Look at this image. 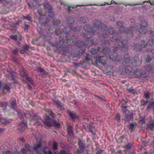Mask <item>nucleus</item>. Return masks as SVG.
Listing matches in <instances>:
<instances>
[{"label": "nucleus", "instance_id": "1", "mask_svg": "<svg viewBox=\"0 0 154 154\" xmlns=\"http://www.w3.org/2000/svg\"><path fill=\"white\" fill-rule=\"evenodd\" d=\"M95 29H91L89 25L85 26L84 29L85 31L88 32V34L91 35L96 33L97 31H101L103 33L102 37L104 38H106L109 37L111 39L110 41L112 42H116L113 46L114 51L119 49H121L125 51L126 50L128 46V44L126 40L121 41V37L118 34L114 33V30L112 28H110L107 30L106 26L103 25L100 21H97L94 24Z\"/></svg>", "mask_w": 154, "mask_h": 154}, {"label": "nucleus", "instance_id": "2", "mask_svg": "<svg viewBox=\"0 0 154 154\" xmlns=\"http://www.w3.org/2000/svg\"><path fill=\"white\" fill-rule=\"evenodd\" d=\"M117 25L119 27V31L121 33L125 32L127 34H130L131 36L133 35L134 32L137 33L140 35H144L146 33L147 26V23L145 20L142 21L139 29L137 26L135 25L127 29L123 26L122 22L121 21L118 22Z\"/></svg>", "mask_w": 154, "mask_h": 154}, {"label": "nucleus", "instance_id": "3", "mask_svg": "<svg viewBox=\"0 0 154 154\" xmlns=\"http://www.w3.org/2000/svg\"><path fill=\"white\" fill-rule=\"evenodd\" d=\"M43 123L46 126L49 127L54 126L56 128H58L60 126V124L58 121H54L51 122L50 119L49 117L47 116L45 119V120L43 121Z\"/></svg>", "mask_w": 154, "mask_h": 154}, {"label": "nucleus", "instance_id": "4", "mask_svg": "<svg viewBox=\"0 0 154 154\" xmlns=\"http://www.w3.org/2000/svg\"><path fill=\"white\" fill-rule=\"evenodd\" d=\"M31 116H33V118L31 121V122L34 124H37L39 125L40 124L42 120L41 117L36 115H35L34 111L31 110L29 114Z\"/></svg>", "mask_w": 154, "mask_h": 154}, {"label": "nucleus", "instance_id": "5", "mask_svg": "<svg viewBox=\"0 0 154 154\" xmlns=\"http://www.w3.org/2000/svg\"><path fill=\"white\" fill-rule=\"evenodd\" d=\"M145 42L143 40L140 43L134 45V49L136 51H139L141 50L143 48L146 47L147 45V43L145 44Z\"/></svg>", "mask_w": 154, "mask_h": 154}, {"label": "nucleus", "instance_id": "6", "mask_svg": "<svg viewBox=\"0 0 154 154\" xmlns=\"http://www.w3.org/2000/svg\"><path fill=\"white\" fill-rule=\"evenodd\" d=\"M66 22L69 25V26L71 30L74 31H76V28H73L72 27V24L74 22V19L73 18H68L66 20Z\"/></svg>", "mask_w": 154, "mask_h": 154}, {"label": "nucleus", "instance_id": "7", "mask_svg": "<svg viewBox=\"0 0 154 154\" xmlns=\"http://www.w3.org/2000/svg\"><path fill=\"white\" fill-rule=\"evenodd\" d=\"M16 105L17 103L16 99L15 98H13L12 100H11L10 104L9 106H10L13 109L16 111Z\"/></svg>", "mask_w": 154, "mask_h": 154}, {"label": "nucleus", "instance_id": "8", "mask_svg": "<svg viewBox=\"0 0 154 154\" xmlns=\"http://www.w3.org/2000/svg\"><path fill=\"white\" fill-rule=\"evenodd\" d=\"M137 124L135 122H133L128 125V127L129 130H131V132L134 131L136 127L137 126Z\"/></svg>", "mask_w": 154, "mask_h": 154}, {"label": "nucleus", "instance_id": "9", "mask_svg": "<svg viewBox=\"0 0 154 154\" xmlns=\"http://www.w3.org/2000/svg\"><path fill=\"white\" fill-rule=\"evenodd\" d=\"M124 117L126 119V121H129L133 119V115L132 113L128 112L124 114Z\"/></svg>", "mask_w": 154, "mask_h": 154}, {"label": "nucleus", "instance_id": "10", "mask_svg": "<svg viewBox=\"0 0 154 154\" xmlns=\"http://www.w3.org/2000/svg\"><path fill=\"white\" fill-rule=\"evenodd\" d=\"M53 101L54 103L57 105V107L61 109H64L63 105L59 100L57 99H54L53 100Z\"/></svg>", "mask_w": 154, "mask_h": 154}, {"label": "nucleus", "instance_id": "11", "mask_svg": "<svg viewBox=\"0 0 154 154\" xmlns=\"http://www.w3.org/2000/svg\"><path fill=\"white\" fill-rule=\"evenodd\" d=\"M121 107L122 110L124 114L129 112L128 109H129L130 107L125 105V104L122 103V104Z\"/></svg>", "mask_w": 154, "mask_h": 154}, {"label": "nucleus", "instance_id": "12", "mask_svg": "<svg viewBox=\"0 0 154 154\" xmlns=\"http://www.w3.org/2000/svg\"><path fill=\"white\" fill-rule=\"evenodd\" d=\"M67 113L71 118L73 120L75 119L78 117V115L76 113L73 112H71L70 111H68Z\"/></svg>", "mask_w": 154, "mask_h": 154}, {"label": "nucleus", "instance_id": "13", "mask_svg": "<svg viewBox=\"0 0 154 154\" xmlns=\"http://www.w3.org/2000/svg\"><path fill=\"white\" fill-rule=\"evenodd\" d=\"M78 145L80 150H81L82 152H83L85 149V146L84 143L82 142L81 141L79 140L78 141Z\"/></svg>", "mask_w": 154, "mask_h": 154}, {"label": "nucleus", "instance_id": "14", "mask_svg": "<svg viewBox=\"0 0 154 154\" xmlns=\"http://www.w3.org/2000/svg\"><path fill=\"white\" fill-rule=\"evenodd\" d=\"M106 57L104 56L99 57L98 58L99 63H101L103 65L105 64L106 63Z\"/></svg>", "mask_w": 154, "mask_h": 154}, {"label": "nucleus", "instance_id": "15", "mask_svg": "<svg viewBox=\"0 0 154 154\" xmlns=\"http://www.w3.org/2000/svg\"><path fill=\"white\" fill-rule=\"evenodd\" d=\"M26 127V122H23L21 123L19 127V129L20 131H24Z\"/></svg>", "mask_w": 154, "mask_h": 154}, {"label": "nucleus", "instance_id": "16", "mask_svg": "<svg viewBox=\"0 0 154 154\" xmlns=\"http://www.w3.org/2000/svg\"><path fill=\"white\" fill-rule=\"evenodd\" d=\"M67 126V131L68 134L70 136H71L72 135L73 132L72 127L71 126L70 124L68 125Z\"/></svg>", "mask_w": 154, "mask_h": 154}, {"label": "nucleus", "instance_id": "17", "mask_svg": "<svg viewBox=\"0 0 154 154\" xmlns=\"http://www.w3.org/2000/svg\"><path fill=\"white\" fill-rule=\"evenodd\" d=\"M44 7L45 9H47L48 11L52 9L51 5L47 2H45L44 3Z\"/></svg>", "mask_w": 154, "mask_h": 154}, {"label": "nucleus", "instance_id": "18", "mask_svg": "<svg viewBox=\"0 0 154 154\" xmlns=\"http://www.w3.org/2000/svg\"><path fill=\"white\" fill-rule=\"evenodd\" d=\"M123 60L126 63H129L130 62V57L128 54H125Z\"/></svg>", "mask_w": 154, "mask_h": 154}, {"label": "nucleus", "instance_id": "19", "mask_svg": "<svg viewBox=\"0 0 154 154\" xmlns=\"http://www.w3.org/2000/svg\"><path fill=\"white\" fill-rule=\"evenodd\" d=\"M11 86V85L10 83L5 84L3 85L2 89L6 90V91L8 92L10 91V88Z\"/></svg>", "mask_w": 154, "mask_h": 154}, {"label": "nucleus", "instance_id": "20", "mask_svg": "<svg viewBox=\"0 0 154 154\" xmlns=\"http://www.w3.org/2000/svg\"><path fill=\"white\" fill-rule=\"evenodd\" d=\"M102 52L104 54H105L108 57H109V55L110 54L109 53L110 49H108L107 48H103L102 50Z\"/></svg>", "mask_w": 154, "mask_h": 154}, {"label": "nucleus", "instance_id": "21", "mask_svg": "<svg viewBox=\"0 0 154 154\" xmlns=\"http://www.w3.org/2000/svg\"><path fill=\"white\" fill-rule=\"evenodd\" d=\"M134 75L136 77H139L142 75V73L139 69H136L134 72Z\"/></svg>", "mask_w": 154, "mask_h": 154}, {"label": "nucleus", "instance_id": "22", "mask_svg": "<svg viewBox=\"0 0 154 154\" xmlns=\"http://www.w3.org/2000/svg\"><path fill=\"white\" fill-rule=\"evenodd\" d=\"M20 76L23 78H25L28 75L27 73L24 69H23L22 70L20 71Z\"/></svg>", "mask_w": 154, "mask_h": 154}, {"label": "nucleus", "instance_id": "23", "mask_svg": "<svg viewBox=\"0 0 154 154\" xmlns=\"http://www.w3.org/2000/svg\"><path fill=\"white\" fill-rule=\"evenodd\" d=\"M150 108L153 109V110L154 112V101L149 102L147 107L146 109H149Z\"/></svg>", "mask_w": 154, "mask_h": 154}, {"label": "nucleus", "instance_id": "24", "mask_svg": "<svg viewBox=\"0 0 154 154\" xmlns=\"http://www.w3.org/2000/svg\"><path fill=\"white\" fill-rule=\"evenodd\" d=\"M37 71L38 72L42 73L45 75H47L48 74V72H46L44 69L40 67H38L37 68Z\"/></svg>", "mask_w": 154, "mask_h": 154}, {"label": "nucleus", "instance_id": "25", "mask_svg": "<svg viewBox=\"0 0 154 154\" xmlns=\"http://www.w3.org/2000/svg\"><path fill=\"white\" fill-rule=\"evenodd\" d=\"M44 154H53L52 151H51L49 148H46L42 149Z\"/></svg>", "mask_w": 154, "mask_h": 154}, {"label": "nucleus", "instance_id": "26", "mask_svg": "<svg viewBox=\"0 0 154 154\" xmlns=\"http://www.w3.org/2000/svg\"><path fill=\"white\" fill-rule=\"evenodd\" d=\"M26 80L30 84L34 86V83L33 81L32 80V79L28 76H26L25 77Z\"/></svg>", "mask_w": 154, "mask_h": 154}, {"label": "nucleus", "instance_id": "27", "mask_svg": "<svg viewBox=\"0 0 154 154\" xmlns=\"http://www.w3.org/2000/svg\"><path fill=\"white\" fill-rule=\"evenodd\" d=\"M12 120L7 119H1L0 122L3 123L8 124L11 122Z\"/></svg>", "mask_w": 154, "mask_h": 154}, {"label": "nucleus", "instance_id": "28", "mask_svg": "<svg viewBox=\"0 0 154 154\" xmlns=\"http://www.w3.org/2000/svg\"><path fill=\"white\" fill-rule=\"evenodd\" d=\"M88 129L89 130V131L91 132L92 134H94L93 129L94 128V127L93 126V124H90L89 125L87 126Z\"/></svg>", "mask_w": 154, "mask_h": 154}, {"label": "nucleus", "instance_id": "29", "mask_svg": "<svg viewBox=\"0 0 154 154\" xmlns=\"http://www.w3.org/2000/svg\"><path fill=\"white\" fill-rule=\"evenodd\" d=\"M124 70L126 73H128L131 72L132 69L130 66H125Z\"/></svg>", "mask_w": 154, "mask_h": 154}, {"label": "nucleus", "instance_id": "30", "mask_svg": "<svg viewBox=\"0 0 154 154\" xmlns=\"http://www.w3.org/2000/svg\"><path fill=\"white\" fill-rule=\"evenodd\" d=\"M147 128L149 129L151 131L154 130V124L153 122L150 123L148 126Z\"/></svg>", "mask_w": 154, "mask_h": 154}, {"label": "nucleus", "instance_id": "31", "mask_svg": "<svg viewBox=\"0 0 154 154\" xmlns=\"http://www.w3.org/2000/svg\"><path fill=\"white\" fill-rule=\"evenodd\" d=\"M21 18L23 19L26 20L28 21H31L32 20V17L29 15H28L27 16H25L23 15L22 16Z\"/></svg>", "mask_w": 154, "mask_h": 154}, {"label": "nucleus", "instance_id": "32", "mask_svg": "<svg viewBox=\"0 0 154 154\" xmlns=\"http://www.w3.org/2000/svg\"><path fill=\"white\" fill-rule=\"evenodd\" d=\"M11 51L16 55L18 54L19 51L17 48H11Z\"/></svg>", "mask_w": 154, "mask_h": 154}, {"label": "nucleus", "instance_id": "33", "mask_svg": "<svg viewBox=\"0 0 154 154\" xmlns=\"http://www.w3.org/2000/svg\"><path fill=\"white\" fill-rule=\"evenodd\" d=\"M150 94L149 92H145L144 94V96L147 100L150 98Z\"/></svg>", "mask_w": 154, "mask_h": 154}, {"label": "nucleus", "instance_id": "34", "mask_svg": "<svg viewBox=\"0 0 154 154\" xmlns=\"http://www.w3.org/2000/svg\"><path fill=\"white\" fill-rule=\"evenodd\" d=\"M60 23V20H54L53 24L54 26H57L59 25Z\"/></svg>", "mask_w": 154, "mask_h": 154}, {"label": "nucleus", "instance_id": "35", "mask_svg": "<svg viewBox=\"0 0 154 154\" xmlns=\"http://www.w3.org/2000/svg\"><path fill=\"white\" fill-rule=\"evenodd\" d=\"M141 105L143 106H146L148 103V101H145L143 99H141L140 101Z\"/></svg>", "mask_w": 154, "mask_h": 154}, {"label": "nucleus", "instance_id": "36", "mask_svg": "<svg viewBox=\"0 0 154 154\" xmlns=\"http://www.w3.org/2000/svg\"><path fill=\"white\" fill-rule=\"evenodd\" d=\"M58 148V143L55 141L53 142V148L54 150H55L57 149Z\"/></svg>", "mask_w": 154, "mask_h": 154}, {"label": "nucleus", "instance_id": "37", "mask_svg": "<svg viewBox=\"0 0 154 154\" xmlns=\"http://www.w3.org/2000/svg\"><path fill=\"white\" fill-rule=\"evenodd\" d=\"M52 10V9L48 11L49 16L51 18L54 16V13Z\"/></svg>", "mask_w": 154, "mask_h": 154}, {"label": "nucleus", "instance_id": "38", "mask_svg": "<svg viewBox=\"0 0 154 154\" xmlns=\"http://www.w3.org/2000/svg\"><path fill=\"white\" fill-rule=\"evenodd\" d=\"M148 43L151 46H154V37L152 38L151 40H149Z\"/></svg>", "mask_w": 154, "mask_h": 154}, {"label": "nucleus", "instance_id": "39", "mask_svg": "<svg viewBox=\"0 0 154 154\" xmlns=\"http://www.w3.org/2000/svg\"><path fill=\"white\" fill-rule=\"evenodd\" d=\"M10 38L14 41L17 40V37L16 35H12L10 36Z\"/></svg>", "mask_w": 154, "mask_h": 154}, {"label": "nucleus", "instance_id": "40", "mask_svg": "<svg viewBox=\"0 0 154 154\" xmlns=\"http://www.w3.org/2000/svg\"><path fill=\"white\" fill-rule=\"evenodd\" d=\"M132 144L131 143H128L125 146V147L127 149H129L131 148Z\"/></svg>", "mask_w": 154, "mask_h": 154}, {"label": "nucleus", "instance_id": "41", "mask_svg": "<svg viewBox=\"0 0 154 154\" xmlns=\"http://www.w3.org/2000/svg\"><path fill=\"white\" fill-rule=\"evenodd\" d=\"M127 91L129 93H134V90L132 88H131L127 89Z\"/></svg>", "mask_w": 154, "mask_h": 154}, {"label": "nucleus", "instance_id": "42", "mask_svg": "<svg viewBox=\"0 0 154 154\" xmlns=\"http://www.w3.org/2000/svg\"><path fill=\"white\" fill-rule=\"evenodd\" d=\"M151 60V58L150 57V56L149 55H147V56L146 59V62H149V61Z\"/></svg>", "mask_w": 154, "mask_h": 154}, {"label": "nucleus", "instance_id": "43", "mask_svg": "<svg viewBox=\"0 0 154 154\" xmlns=\"http://www.w3.org/2000/svg\"><path fill=\"white\" fill-rule=\"evenodd\" d=\"M48 113L51 116L53 117H54V116L55 114L54 113L52 112L51 111H48Z\"/></svg>", "mask_w": 154, "mask_h": 154}, {"label": "nucleus", "instance_id": "44", "mask_svg": "<svg viewBox=\"0 0 154 154\" xmlns=\"http://www.w3.org/2000/svg\"><path fill=\"white\" fill-rule=\"evenodd\" d=\"M103 151V150L102 149H100L98 150L95 153V154H102Z\"/></svg>", "mask_w": 154, "mask_h": 154}, {"label": "nucleus", "instance_id": "45", "mask_svg": "<svg viewBox=\"0 0 154 154\" xmlns=\"http://www.w3.org/2000/svg\"><path fill=\"white\" fill-rule=\"evenodd\" d=\"M9 77H11L12 80H14L15 79V76L12 73L10 74L9 75Z\"/></svg>", "mask_w": 154, "mask_h": 154}, {"label": "nucleus", "instance_id": "46", "mask_svg": "<svg viewBox=\"0 0 154 154\" xmlns=\"http://www.w3.org/2000/svg\"><path fill=\"white\" fill-rule=\"evenodd\" d=\"M25 29H28L29 27L28 23L26 22L24 23Z\"/></svg>", "mask_w": 154, "mask_h": 154}, {"label": "nucleus", "instance_id": "47", "mask_svg": "<svg viewBox=\"0 0 154 154\" xmlns=\"http://www.w3.org/2000/svg\"><path fill=\"white\" fill-rule=\"evenodd\" d=\"M86 18L85 17H81L80 18V21H82V23H84L86 22Z\"/></svg>", "mask_w": 154, "mask_h": 154}, {"label": "nucleus", "instance_id": "48", "mask_svg": "<svg viewBox=\"0 0 154 154\" xmlns=\"http://www.w3.org/2000/svg\"><path fill=\"white\" fill-rule=\"evenodd\" d=\"M114 154H123V153L122 150H119L116 152Z\"/></svg>", "mask_w": 154, "mask_h": 154}, {"label": "nucleus", "instance_id": "49", "mask_svg": "<svg viewBox=\"0 0 154 154\" xmlns=\"http://www.w3.org/2000/svg\"><path fill=\"white\" fill-rule=\"evenodd\" d=\"M23 48L24 50H27L29 49V46L27 45H26L24 46Z\"/></svg>", "mask_w": 154, "mask_h": 154}, {"label": "nucleus", "instance_id": "50", "mask_svg": "<svg viewBox=\"0 0 154 154\" xmlns=\"http://www.w3.org/2000/svg\"><path fill=\"white\" fill-rule=\"evenodd\" d=\"M62 32H58V31L57 30L56 31V35H59L60 34L62 33Z\"/></svg>", "mask_w": 154, "mask_h": 154}, {"label": "nucleus", "instance_id": "51", "mask_svg": "<svg viewBox=\"0 0 154 154\" xmlns=\"http://www.w3.org/2000/svg\"><path fill=\"white\" fill-rule=\"evenodd\" d=\"M81 152V150L80 149H78L77 150V151L75 152V154H81V153H82Z\"/></svg>", "mask_w": 154, "mask_h": 154}, {"label": "nucleus", "instance_id": "52", "mask_svg": "<svg viewBox=\"0 0 154 154\" xmlns=\"http://www.w3.org/2000/svg\"><path fill=\"white\" fill-rule=\"evenodd\" d=\"M116 118L117 120H119L120 119V116L119 114H116Z\"/></svg>", "mask_w": 154, "mask_h": 154}, {"label": "nucleus", "instance_id": "53", "mask_svg": "<svg viewBox=\"0 0 154 154\" xmlns=\"http://www.w3.org/2000/svg\"><path fill=\"white\" fill-rule=\"evenodd\" d=\"M0 103L2 104V106L3 107L4 106H5V105H7V103L6 102H5L4 103H3L0 102Z\"/></svg>", "mask_w": 154, "mask_h": 154}, {"label": "nucleus", "instance_id": "54", "mask_svg": "<svg viewBox=\"0 0 154 154\" xmlns=\"http://www.w3.org/2000/svg\"><path fill=\"white\" fill-rule=\"evenodd\" d=\"M140 123H144L145 122V119H142L140 120Z\"/></svg>", "mask_w": 154, "mask_h": 154}, {"label": "nucleus", "instance_id": "55", "mask_svg": "<svg viewBox=\"0 0 154 154\" xmlns=\"http://www.w3.org/2000/svg\"><path fill=\"white\" fill-rule=\"evenodd\" d=\"M59 154H66V152L64 150H61L60 153Z\"/></svg>", "mask_w": 154, "mask_h": 154}, {"label": "nucleus", "instance_id": "56", "mask_svg": "<svg viewBox=\"0 0 154 154\" xmlns=\"http://www.w3.org/2000/svg\"><path fill=\"white\" fill-rule=\"evenodd\" d=\"M71 102L73 104H76L77 103V101L75 99V100H73V101H72Z\"/></svg>", "mask_w": 154, "mask_h": 154}, {"label": "nucleus", "instance_id": "57", "mask_svg": "<svg viewBox=\"0 0 154 154\" xmlns=\"http://www.w3.org/2000/svg\"><path fill=\"white\" fill-rule=\"evenodd\" d=\"M4 154H12V153L9 151H7Z\"/></svg>", "mask_w": 154, "mask_h": 154}, {"label": "nucleus", "instance_id": "58", "mask_svg": "<svg viewBox=\"0 0 154 154\" xmlns=\"http://www.w3.org/2000/svg\"><path fill=\"white\" fill-rule=\"evenodd\" d=\"M3 86V85L2 82H0V90L1 89V88L2 89V87Z\"/></svg>", "mask_w": 154, "mask_h": 154}, {"label": "nucleus", "instance_id": "59", "mask_svg": "<svg viewBox=\"0 0 154 154\" xmlns=\"http://www.w3.org/2000/svg\"><path fill=\"white\" fill-rule=\"evenodd\" d=\"M28 88L29 90H31L32 89V87H31L29 84L27 85Z\"/></svg>", "mask_w": 154, "mask_h": 154}, {"label": "nucleus", "instance_id": "60", "mask_svg": "<svg viewBox=\"0 0 154 154\" xmlns=\"http://www.w3.org/2000/svg\"><path fill=\"white\" fill-rule=\"evenodd\" d=\"M18 140H21L22 142H23L24 141V139L23 138H19L18 139Z\"/></svg>", "mask_w": 154, "mask_h": 154}, {"label": "nucleus", "instance_id": "61", "mask_svg": "<svg viewBox=\"0 0 154 154\" xmlns=\"http://www.w3.org/2000/svg\"><path fill=\"white\" fill-rule=\"evenodd\" d=\"M111 4H117V3L113 0H112L111 1Z\"/></svg>", "mask_w": 154, "mask_h": 154}, {"label": "nucleus", "instance_id": "62", "mask_svg": "<svg viewBox=\"0 0 154 154\" xmlns=\"http://www.w3.org/2000/svg\"><path fill=\"white\" fill-rule=\"evenodd\" d=\"M33 1L38 2H41V0H33Z\"/></svg>", "mask_w": 154, "mask_h": 154}, {"label": "nucleus", "instance_id": "63", "mask_svg": "<svg viewBox=\"0 0 154 154\" xmlns=\"http://www.w3.org/2000/svg\"><path fill=\"white\" fill-rule=\"evenodd\" d=\"M4 130L3 128H0V132H2Z\"/></svg>", "mask_w": 154, "mask_h": 154}, {"label": "nucleus", "instance_id": "64", "mask_svg": "<svg viewBox=\"0 0 154 154\" xmlns=\"http://www.w3.org/2000/svg\"><path fill=\"white\" fill-rule=\"evenodd\" d=\"M20 52V54H23L24 53V51L23 50H21Z\"/></svg>", "mask_w": 154, "mask_h": 154}]
</instances>
